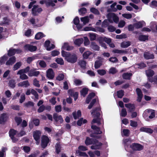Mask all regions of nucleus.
<instances>
[{
  "label": "nucleus",
  "instance_id": "13",
  "mask_svg": "<svg viewBox=\"0 0 157 157\" xmlns=\"http://www.w3.org/2000/svg\"><path fill=\"white\" fill-rule=\"evenodd\" d=\"M55 75L52 69H49L47 71V76L50 79H52L54 77Z\"/></svg>",
  "mask_w": 157,
  "mask_h": 157
},
{
  "label": "nucleus",
  "instance_id": "24",
  "mask_svg": "<svg viewBox=\"0 0 157 157\" xmlns=\"http://www.w3.org/2000/svg\"><path fill=\"white\" fill-rule=\"evenodd\" d=\"M29 85V83L27 80L21 82L18 84V86H23L25 87H27Z\"/></svg>",
  "mask_w": 157,
  "mask_h": 157
},
{
  "label": "nucleus",
  "instance_id": "64",
  "mask_svg": "<svg viewBox=\"0 0 157 157\" xmlns=\"http://www.w3.org/2000/svg\"><path fill=\"white\" fill-rule=\"evenodd\" d=\"M117 72L116 69L113 67L111 68L109 70V73L114 74L116 73Z\"/></svg>",
  "mask_w": 157,
  "mask_h": 157
},
{
  "label": "nucleus",
  "instance_id": "38",
  "mask_svg": "<svg viewBox=\"0 0 157 157\" xmlns=\"http://www.w3.org/2000/svg\"><path fill=\"white\" fill-rule=\"evenodd\" d=\"M112 52L114 53L119 54H125L127 52L126 51L123 50H120L117 49H114L113 50Z\"/></svg>",
  "mask_w": 157,
  "mask_h": 157
},
{
  "label": "nucleus",
  "instance_id": "23",
  "mask_svg": "<svg viewBox=\"0 0 157 157\" xmlns=\"http://www.w3.org/2000/svg\"><path fill=\"white\" fill-rule=\"evenodd\" d=\"M125 107L128 109V110L129 112H131L134 110L135 107L133 104L128 103L125 105Z\"/></svg>",
  "mask_w": 157,
  "mask_h": 157
},
{
  "label": "nucleus",
  "instance_id": "11",
  "mask_svg": "<svg viewBox=\"0 0 157 157\" xmlns=\"http://www.w3.org/2000/svg\"><path fill=\"white\" fill-rule=\"evenodd\" d=\"M40 74V72L36 71V69H31L29 71L28 75L30 77H37Z\"/></svg>",
  "mask_w": 157,
  "mask_h": 157
},
{
  "label": "nucleus",
  "instance_id": "14",
  "mask_svg": "<svg viewBox=\"0 0 157 157\" xmlns=\"http://www.w3.org/2000/svg\"><path fill=\"white\" fill-rule=\"evenodd\" d=\"M25 50H29L31 52H33L36 50L37 48L36 46H34L30 44H27L24 47Z\"/></svg>",
  "mask_w": 157,
  "mask_h": 157
},
{
  "label": "nucleus",
  "instance_id": "63",
  "mask_svg": "<svg viewBox=\"0 0 157 157\" xmlns=\"http://www.w3.org/2000/svg\"><path fill=\"white\" fill-rule=\"evenodd\" d=\"M37 62L39 63V64L41 67H44L46 66V63L44 61L39 60Z\"/></svg>",
  "mask_w": 157,
  "mask_h": 157
},
{
  "label": "nucleus",
  "instance_id": "37",
  "mask_svg": "<svg viewBox=\"0 0 157 157\" xmlns=\"http://www.w3.org/2000/svg\"><path fill=\"white\" fill-rule=\"evenodd\" d=\"M30 67L29 66L26 67L24 69L20 70L18 71L19 74H21L22 73H27L29 72L30 71Z\"/></svg>",
  "mask_w": 157,
  "mask_h": 157
},
{
  "label": "nucleus",
  "instance_id": "4",
  "mask_svg": "<svg viewBox=\"0 0 157 157\" xmlns=\"http://www.w3.org/2000/svg\"><path fill=\"white\" fill-rule=\"evenodd\" d=\"M107 18L109 23H111L114 22L117 24L119 21L118 17L113 13H108L107 15Z\"/></svg>",
  "mask_w": 157,
  "mask_h": 157
},
{
  "label": "nucleus",
  "instance_id": "42",
  "mask_svg": "<svg viewBox=\"0 0 157 157\" xmlns=\"http://www.w3.org/2000/svg\"><path fill=\"white\" fill-rule=\"evenodd\" d=\"M17 75H20V78L22 80L27 79L28 78V77L25 73H22L21 74H19L18 71L17 73Z\"/></svg>",
  "mask_w": 157,
  "mask_h": 157
},
{
  "label": "nucleus",
  "instance_id": "2",
  "mask_svg": "<svg viewBox=\"0 0 157 157\" xmlns=\"http://www.w3.org/2000/svg\"><path fill=\"white\" fill-rule=\"evenodd\" d=\"M100 108H98L97 109L94 110L93 111L91 112V114L93 115L94 117V118L92 121V124L96 123L98 125H99L101 124L102 120L99 118L100 114Z\"/></svg>",
  "mask_w": 157,
  "mask_h": 157
},
{
  "label": "nucleus",
  "instance_id": "9",
  "mask_svg": "<svg viewBox=\"0 0 157 157\" xmlns=\"http://www.w3.org/2000/svg\"><path fill=\"white\" fill-rule=\"evenodd\" d=\"M41 132L39 131H36L33 132V137L36 141V143L38 144L40 143V138L41 135Z\"/></svg>",
  "mask_w": 157,
  "mask_h": 157
},
{
  "label": "nucleus",
  "instance_id": "27",
  "mask_svg": "<svg viewBox=\"0 0 157 157\" xmlns=\"http://www.w3.org/2000/svg\"><path fill=\"white\" fill-rule=\"evenodd\" d=\"M144 57L146 59H152L154 58V55L148 52L144 53Z\"/></svg>",
  "mask_w": 157,
  "mask_h": 157
},
{
  "label": "nucleus",
  "instance_id": "34",
  "mask_svg": "<svg viewBox=\"0 0 157 157\" xmlns=\"http://www.w3.org/2000/svg\"><path fill=\"white\" fill-rule=\"evenodd\" d=\"M73 115L74 118L75 119H77L79 117H80L81 115V112L80 110H78L77 111V113L76 112H74L73 113Z\"/></svg>",
  "mask_w": 157,
  "mask_h": 157
},
{
  "label": "nucleus",
  "instance_id": "17",
  "mask_svg": "<svg viewBox=\"0 0 157 157\" xmlns=\"http://www.w3.org/2000/svg\"><path fill=\"white\" fill-rule=\"evenodd\" d=\"M68 93L71 96H73L75 101L78 98V93L77 92H74L73 90H70L68 91Z\"/></svg>",
  "mask_w": 157,
  "mask_h": 157
},
{
  "label": "nucleus",
  "instance_id": "15",
  "mask_svg": "<svg viewBox=\"0 0 157 157\" xmlns=\"http://www.w3.org/2000/svg\"><path fill=\"white\" fill-rule=\"evenodd\" d=\"M45 46L48 51H50L52 49L54 48L55 46L52 44H50V41L49 40L46 41L45 43Z\"/></svg>",
  "mask_w": 157,
  "mask_h": 157
},
{
  "label": "nucleus",
  "instance_id": "48",
  "mask_svg": "<svg viewBox=\"0 0 157 157\" xmlns=\"http://www.w3.org/2000/svg\"><path fill=\"white\" fill-rule=\"evenodd\" d=\"M16 84L15 81L13 79L10 80L9 83V86L12 88H13L15 86Z\"/></svg>",
  "mask_w": 157,
  "mask_h": 157
},
{
  "label": "nucleus",
  "instance_id": "36",
  "mask_svg": "<svg viewBox=\"0 0 157 157\" xmlns=\"http://www.w3.org/2000/svg\"><path fill=\"white\" fill-rule=\"evenodd\" d=\"M123 143L124 145L125 148L126 150H127V147L128 145L131 143V141L129 139H124L123 140Z\"/></svg>",
  "mask_w": 157,
  "mask_h": 157
},
{
  "label": "nucleus",
  "instance_id": "44",
  "mask_svg": "<svg viewBox=\"0 0 157 157\" xmlns=\"http://www.w3.org/2000/svg\"><path fill=\"white\" fill-rule=\"evenodd\" d=\"M132 75V74L131 73H124L123 75V77L124 79H129Z\"/></svg>",
  "mask_w": 157,
  "mask_h": 157
},
{
  "label": "nucleus",
  "instance_id": "39",
  "mask_svg": "<svg viewBox=\"0 0 157 157\" xmlns=\"http://www.w3.org/2000/svg\"><path fill=\"white\" fill-rule=\"evenodd\" d=\"M93 140H95V139H91L89 137H87L85 141L86 144L87 145H88L92 144H93V143H94Z\"/></svg>",
  "mask_w": 157,
  "mask_h": 157
},
{
  "label": "nucleus",
  "instance_id": "25",
  "mask_svg": "<svg viewBox=\"0 0 157 157\" xmlns=\"http://www.w3.org/2000/svg\"><path fill=\"white\" fill-rule=\"evenodd\" d=\"M140 130L141 132H144L150 134L152 133L153 132V130L151 128L144 127L141 128L140 129Z\"/></svg>",
  "mask_w": 157,
  "mask_h": 157
},
{
  "label": "nucleus",
  "instance_id": "33",
  "mask_svg": "<svg viewBox=\"0 0 157 157\" xmlns=\"http://www.w3.org/2000/svg\"><path fill=\"white\" fill-rule=\"evenodd\" d=\"M83 39L82 38H79L75 40L74 43L78 46H79L83 43Z\"/></svg>",
  "mask_w": 157,
  "mask_h": 157
},
{
  "label": "nucleus",
  "instance_id": "54",
  "mask_svg": "<svg viewBox=\"0 0 157 157\" xmlns=\"http://www.w3.org/2000/svg\"><path fill=\"white\" fill-rule=\"evenodd\" d=\"M79 14L83 15L86 13V9L85 8H82L78 10Z\"/></svg>",
  "mask_w": 157,
  "mask_h": 157
},
{
  "label": "nucleus",
  "instance_id": "57",
  "mask_svg": "<svg viewBox=\"0 0 157 157\" xmlns=\"http://www.w3.org/2000/svg\"><path fill=\"white\" fill-rule=\"evenodd\" d=\"M89 35L91 40H94L96 39V35L94 33H89Z\"/></svg>",
  "mask_w": 157,
  "mask_h": 157
},
{
  "label": "nucleus",
  "instance_id": "60",
  "mask_svg": "<svg viewBox=\"0 0 157 157\" xmlns=\"http://www.w3.org/2000/svg\"><path fill=\"white\" fill-rule=\"evenodd\" d=\"M147 39L148 36H146L141 35L139 37V40L140 41H144Z\"/></svg>",
  "mask_w": 157,
  "mask_h": 157
},
{
  "label": "nucleus",
  "instance_id": "6",
  "mask_svg": "<svg viewBox=\"0 0 157 157\" xmlns=\"http://www.w3.org/2000/svg\"><path fill=\"white\" fill-rule=\"evenodd\" d=\"M93 140L94 143H93V145L91 146V148L92 149H100L102 145V143L95 139Z\"/></svg>",
  "mask_w": 157,
  "mask_h": 157
},
{
  "label": "nucleus",
  "instance_id": "35",
  "mask_svg": "<svg viewBox=\"0 0 157 157\" xmlns=\"http://www.w3.org/2000/svg\"><path fill=\"white\" fill-rule=\"evenodd\" d=\"M95 94L94 93H91L88 96L87 98L86 99V102L87 104H88L90 101L91 99L94 97Z\"/></svg>",
  "mask_w": 157,
  "mask_h": 157
},
{
  "label": "nucleus",
  "instance_id": "1",
  "mask_svg": "<svg viewBox=\"0 0 157 157\" xmlns=\"http://www.w3.org/2000/svg\"><path fill=\"white\" fill-rule=\"evenodd\" d=\"M63 57H65V59L68 62L71 63H75L77 60V58L76 54L74 53H70L62 50L61 52Z\"/></svg>",
  "mask_w": 157,
  "mask_h": 157
},
{
  "label": "nucleus",
  "instance_id": "21",
  "mask_svg": "<svg viewBox=\"0 0 157 157\" xmlns=\"http://www.w3.org/2000/svg\"><path fill=\"white\" fill-rule=\"evenodd\" d=\"M90 47L92 49L95 51H99L100 49L99 46L94 42H91Z\"/></svg>",
  "mask_w": 157,
  "mask_h": 157
},
{
  "label": "nucleus",
  "instance_id": "50",
  "mask_svg": "<svg viewBox=\"0 0 157 157\" xmlns=\"http://www.w3.org/2000/svg\"><path fill=\"white\" fill-rule=\"evenodd\" d=\"M8 59L7 55H5L0 58V63H4Z\"/></svg>",
  "mask_w": 157,
  "mask_h": 157
},
{
  "label": "nucleus",
  "instance_id": "59",
  "mask_svg": "<svg viewBox=\"0 0 157 157\" xmlns=\"http://www.w3.org/2000/svg\"><path fill=\"white\" fill-rule=\"evenodd\" d=\"M117 95L118 98H122L124 95V91L122 90L118 91L117 92Z\"/></svg>",
  "mask_w": 157,
  "mask_h": 157
},
{
  "label": "nucleus",
  "instance_id": "18",
  "mask_svg": "<svg viewBox=\"0 0 157 157\" xmlns=\"http://www.w3.org/2000/svg\"><path fill=\"white\" fill-rule=\"evenodd\" d=\"M136 91L138 95L137 100L139 102H140L143 96L142 92L141 90L138 88L136 89Z\"/></svg>",
  "mask_w": 157,
  "mask_h": 157
},
{
  "label": "nucleus",
  "instance_id": "20",
  "mask_svg": "<svg viewBox=\"0 0 157 157\" xmlns=\"http://www.w3.org/2000/svg\"><path fill=\"white\" fill-rule=\"evenodd\" d=\"M102 40L109 44L110 47L113 48L115 47L114 44L111 43V40L110 39L104 37L102 39Z\"/></svg>",
  "mask_w": 157,
  "mask_h": 157
},
{
  "label": "nucleus",
  "instance_id": "7",
  "mask_svg": "<svg viewBox=\"0 0 157 157\" xmlns=\"http://www.w3.org/2000/svg\"><path fill=\"white\" fill-rule=\"evenodd\" d=\"M57 2V1L56 0H55L54 1L50 0H43L40 1V3L43 4L45 3L47 6H55V4L53 2L56 3Z\"/></svg>",
  "mask_w": 157,
  "mask_h": 157
},
{
  "label": "nucleus",
  "instance_id": "22",
  "mask_svg": "<svg viewBox=\"0 0 157 157\" xmlns=\"http://www.w3.org/2000/svg\"><path fill=\"white\" fill-rule=\"evenodd\" d=\"M16 62V58L14 57H12L10 58L6 62V64L7 65H11Z\"/></svg>",
  "mask_w": 157,
  "mask_h": 157
},
{
  "label": "nucleus",
  "instance_id": "58",
  "mask_svg": "<svg viewBox=\"0 0 157 157\" xmlns=\"http://www.w3.org/2000/svg\"><path fill=\"white\" fill-rule=\"evenodd\" d=\"M31 93L32 94L35 96V99H36L37 100L38 99V95L37 92L35 90L33 89H32L31 90Z\"/></svg>",
  "mask_w": 157,
  "mask_h": 157
},
{
  "label": "nucleus",
  "instance_id": "32",
  "mask_svg": "<svg viewBox=\"0 0 157 157\" xmlns=\"http://www.w3.org/2000/svg\"><path fill=\"white\" fill-rule=\"evenodd\" d=\"M81 21L83 22L84 25H86L89 22V18L88 16H85L80 18Z\"/></svg>",
  "mask_w": 157,
  "mask_h": 157
},
{
  "label": "nucleus",
  "instance_id": "61",
  "mask_svg": "<svg viewBox=\"0 0 157 157\" xmlns=\"http://www.w3.org/2000/svg\"><path fill=\"white\" fill-rule=\"evenodd\" d=\"M83 30L85 31H95L96 30L94 28L90 27H86L84 28Z\"/></svg>",
  "mask_w": 157,
  "mask_h": 157
},
{
  "label": "nucleus",
  "instance_id": "47",
  "mask_svg": "<svg viewBox=\"0 0 157 157\" xmlns=\"http://www.w3.org/2000/svg\"><path fill=\"white\" fill-rule=\"evenodd\" d=\"M88 91V89L87 88H84L80 91V92L81 94L83 96L85 97L87 94Z\"/></svg>",
  "mask_w": 157,
  "mask_h": 157
},
{
  "label": "nucleus",
  "instance_id": "5",
  "mask_svg": "<svg viewBox=\"0 0 157 157\" xmlns=\"http://www.w3.org/2000/svg\"><path fill=\"white\" fill-rule=\"evenodd\" d=\"M49 139L47 136H43L41 138V146L43 148H45L49 142Z\"/></svg>",
  "mask_w": 157,
  "mask_h": 157
},
{
  "label": "nucleus",
  "instance_id": "43",
  "mask_svg": "<svg viewBox=\"0 0 157 157\" xmlns=\"http://www.w3.org/2000/svg\"><path fill=\"white\" fill-rule=\"evenodd\" d=\"M147 75L149 77H151L154 75V71L150 69L146 71Z\"/></svg>",
  "mask_w": 157,
  "mask_h": 157
},
{
  "label": "nucleus",
  "instance_id": "62",
  "mask_svg": "<svg viewBox=\"0 0 157 157\" xmlns=\"http://www.w3.org/2000/svg\"><path fill=\"white\" fill-rule=\"evenodd\" d=\"M74 82L76 86L80 85L82 83V82L81 80L77 79H75Z\"/></svg>",
  "mask_w": 157,
  "mask_h": 157
},
{
  "label": "nucleus",
  "instance_id": "26",
  "mask_svg": "<svg viewBox=\"0 0 157 157\" xmlns=\"http://www.w3.org/2000/svg\"><path fill=\"white\" fill-rule=\"evenodd\" d=\"M131 42L129 41H124L121 44V47L122 48H126L130 46Z\"/></svg>",
  "mask_w": 157,
  "mask_h": 157
},
{
  "label": "nucleus",
  "instance_id": "30",
  "mask_svg": "<svg viewBox=\"0 0 157 157\" xmlns=\"http://www.w3.org/2000/svg\"><path fill=\"white\" fill-rule=\"evenodd\" d=\"M145 24V22L144 21H139L134 25V27L136 28H141L143 25Z\"/></svg>",
  "mask_w": 157,
  "mask_h": 157
},
{
  "label": "nucleus",
  "instance_id": "45",
  "mask_svg": "<svg viewBox=\"0 0 157 157\" xmlns=\"http://www.w3.org/2000/svg\"><path fill=\"white\" fill-rule=\"evenodd\" d=\"M56 62L59 64L63 65L64 64L63 60L62 58H57L56 59Z\"/></svg>",
  "mask_w": 157,
  "mask_h": 157
},
{
  "label": "nucleus",
  "instance_id": "55",
  "mask_svg": "<svg viewBox=\"0 0 157 157\" xmlns=\"http://www.w3.org/2000/svg\"><path fill=\"white\" fill-rule=\"evenodd\" d=\"M90 10L91 12L95 14L98 15L99 13L98 10L92 7L91 8Z\"/></svg>",
  "mask_w": 157,
  "mask_h": 157
},
{
  "label": "nucleus",
  "instance_id": "28",
  "mask_svg": "<svg viewBox=\"0 0 157 157\" xmlns=\"http://www.w3.org/2000/svg\"><path fill=\"white\" fill-rule=\"evenodd\" d=\"M91 128L94 130V132L96 134H101L102 133V132L100 130V128L95 125H92Z\"/></svg>",
  "mask_w": 157,
  "mask_h": 157
},
{
  "label": "nucleus",
  "instance_id": "10",
  "mask_svg": "<svg viewBox=\"0 0 157 157\" xmlns=\"http://www.w3.org/2000/svg\"><path fill=\"white\" fill-rule=\"evenodd\" d=\"M130 147L133 150H142L143 146L141 145L136 143H133L130 146Z\"/></svg>",
  "mask_w": 157,
  "mask_h": 157
},
{
  "label": "nucleus",
  "instance_id": "56",
  "mask_svg": "<svg viewBox=\"0 0 157 157\" xmlns=\"http://www.w3.org/2000/svg\"><path fill=\"white\" fill-rule=\"evenodd\" d=\"M125 24V22L123 20H121L118 23V27L119 28H123Z\"/></svg>",
  "mask_w": 157,
  "mask_h": 157
},
{
  "label": "nucleus",
  "instance_id": "41",
  "mask_svg": "<svg viewBox=\"0 0 157 157\" xmlns=\"http://www.w3.org/2000/svg\"><path fill=\"white\" fill-rule=\"evenodd\" d=\"M44 36L43 33L39 32L35 36V38L36 40H39Z\"/></svg>",
  "mask_w": 157,
  "mask_h": 157
},
{
  "label": "nucleus",
  "instance_id": "40",
  "mask_svg": "<svg viewBox=\"0 0 157 157\" xmlns=\"http://www.w3.org/2000/svg\"><path fill=\"white\" fill-rule=\"evenodd\" d=\"M22 65V63L21 62H19L17 63L13 66V70L16 71Z\"/></svg>",
  "mask_w": 157,
  "mask_h": 157
},
{
  "label": "nucleus",
  "instance_id": "52",
  "mask_svg": "<svg viewBox=\"0 0 157 157\" xmlns=\"http://www.w3.org/2000/svg\"><path fill=\"white\" fill-rule=\"evenodd\" d=\"M109 22L108 20V19H105L104 20V21L103 22L102 25V26L103 27H106L109 25Z\"/></svg>",
  "mask_w": 157,
  "mask_h": 157
},
{
  "label": "nucleus",
  "instance_id": "53",
  "mask_svg": "<svg viewBox=\"0 0 157 157\" xmlns=\"http://www.w3.org/2000/svg\"><path fill=\"white\" fill-rule=\"evenodd\" d=\"M64 77L63 74L62 73L59 74L56 78V79L59 81L63 80Z\"/></svg>",
  "mask_w": 157,
  "mask_h": 157
},
{
  "label": "nucleus",
  "instance_id": "12",
  "mask_svg": "<svg viewBox=\"0 0 157 157\" xmlns=\"http://www.w3.org/2000/svg\"><path fill=\"white\" fill-rule=\"evenodd\" d=\"M17 132L13 129H11L9 131V135L13 142H15L18 139L14 137V136L16 135Z\"/></svg>",
  "mask_w": 157,
  "mask_h": 157
},
{
  "label": "nucleus",
  "instance_id": "29",
  "mask_svg": "<svg viewBox=\"0 0 157 157\" xmlns=\"http://www.w3.org/2000/svg\"><path fill=\"white\" fill-rule=\"evenodd\" d=\"M93 54V53L89 51H86L83 54L82 56L83 59H87L89 56Z\"/></svg>",
  "mask_w": 157,
  "mask_h": 157
},
{
  "label": "nucleus",
  "instance_id": "51",
  "mask_svg": "<svg viewBox=\"0 0 157 157\" xmlns=\"http://www.w3.org/2000/svg\"><path fill=\"white\" fill-rule=\"evenodd\" d=\"M78 63L80 66L82 68H84L86 65V62L83 60H79L78 62Z\"/></svg>",
  "mask_w": 157,
  "mask_h": 157
},
{
  "label": "nucleus",
  "instance_id": "3",
  "mask_svg": "<svg viewBox=\"0 0 157 157\" xmlns=\"http://www.w3.org/2000/svg\"><path fill=\"white\" fill-rule=\"evenodd\" d=\"M143 116L146 121H149V119H152L155 117V111L151 109L146 110L143 114Z\"/></svg>",
  "mask_w": 157,
  "mask_h": 157
},
{
  "label": "nucleus",
  "instance_id": "49",
  "mask_svg": "<svg viewBox=\"0 0 157 157\" xmlns=\"http://www.w3.org/2000/svg\"><path fill=\"white\" fill-rule=\"evenodd\" d=\"M10 21L6 17H4L2 21L0 23L1 25L8 24L9 23Z\"/></svg>",
  "mask_w": 157,
  "mask_h": 157
},
{
  "label": "nucleus",
  "instance_id": "16",
  "mask_svg": "<svg viewBox=\"0 0 157 157\" xmlns=\"http://www.w3.org/2000/svg\"><path fill=\"white\" fill-rule=\"evenodd\" d=\"M53 117L56 121L59 122L60 123H62L63 121L62 116L61 115H58L56 113L54 114Z\"/></svg>",
  "mask_w": 157,
  "mask_h": 157
},
{
  "label": "nucleus",
  "instance_id": "31",
  "mask_svg": "<svg viewBox=\"0 0 157 157\" xmlns=\"http://www.w3.org/2000/svg\"><path fill=\"white\" fill-rule=\"evenodd\" d=\"M7 116L6 114H2L0 117V124H2L6 121Z\"/></svg>",
  "mask_w": 157,
  "mask_h": 157
},
{
  "label": "nucleus",
  "instance_id": "8",
  "mask_svg": "<svg viewBox=\"0 0 157 157\" xmlns=\"http://www.w3.org/2000/svg\"><path fill=\"white\" fill-rule=\"evenodd\" d=\"M42 11V9L37 5H34L32 9V14L34 15H37Z\"/></svg>",
  "mask_w": 157,
  "mask_h": 157
},
{
  "label": "nucleus",
  "instance_id": "46",
  "mask_svg": "<svg viewBox=\"0 0 157 157\" xmlns=\"http://www.w3.org/2000/svg\"><path fill=\"white\" fill-rule=\"evenodd\" d=\"M7 149L5 147H2L1 151H0V157H5V151Z\"/></svg>",
  "mask_w": 157,
  "mask_h": 157
},
{
  "label": "nucleus",
  "instance_id": "19",
  "mask_svg": "<svg viewBox=\"0 0 157 157\" xmlns=\"http://www.w3.org/2000/svg\"><path fill=\"white\" fill-rule=\"evenodd\" d=\"M21 52V50H15L14 49H10L8 52V55L10 56H11L15 54L16 52L19 53Z\"/></svg>",
  "mask_w": 157,
  "mask_h": 157
}]
</instances>
